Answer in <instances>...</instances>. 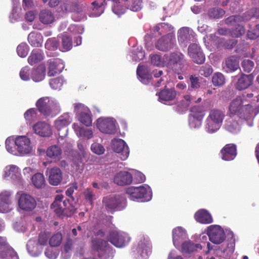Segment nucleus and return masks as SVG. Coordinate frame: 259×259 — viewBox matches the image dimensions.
Masks as SVG:
<instances>
[{"mask_svg":"<svg viewBox=\"0 0 259 259\" xmlns=\"http://www.w3.org/2000/svg\"><path fill=\"white\" fill-rule=\"evenodd\" d=\"M242 97H237L231 101L229 105V112L231 116L244 119L249 126L253 124V117L256 113L250 104H244Z\"/></svg>","mask_w":259,"mask_h":259,"instance_id":"f257e3e1","label":"nucleus"},{"mask_svg":"<svg viewBox=\"0 0 259 259\" xmlns=\"http://www.w3.org/2000/svg\"><path fill=\"white\" fill-rule=\"evenodd\" d=\"M36 106L40 112L46 116L53 117L60 110L58 102L54 99L47 97L38 100Z\"/></svg>","mask_w":259,"mask_h":259,"instance_id":"f03ea898","label":"nucleus"},{"mask_svg":"<svg viewBox=\"0 0 259 259\" xmlns=\"http://www.w3.org/2000/svg\"><path fill=\"white\" fill-rule=\"evenodd\" d=\"M63 198L62 195H57L51 205V208L59 216L70 217L74 213L75 208L70 204L68 200H63Z\"/></svg>","mask_w":259,"mask_h":259,"instance_id":"7ed1b4c3","label":"nucleus"},{"mask_svg":"<svg viewBox=\"0 0 259 259\" xmlns=\"http://www.w3.org/2000/svg\"><path fill=\"white\" fill-rule=\"evenodd\" d=\"M91 245L100 259H113L114 251L106 241L94 238Z\"/></svg>","mask_w":259,"mask_h":259,"instance_id":"20e7f679","label":"nucleus"},{"mask_svg":"<svg viewBox=\"0 0 259 259\" xmlns=\"http://www.w3.org/2000/svg\"><path fill=\"white\" fill-rule=\"evenodd\" d=\"M126 193L132 200L142 199V201H148L152 198V193L151 188L147 185L139 187H130L126 189Z\"/></svg>","mask_w":259,"mask_h":259,"instance_id":"39448f33","label":"nucleus"},{"mask_svg":"<svg viewBox=\"0 0 259 259\" xmlns=\"http://www.w3.org/2000/svg\"><path fill=\"white\" fill-rule=\"evenodd\" d=\"M166 67L179 74L183 72L184 66V56L180 52H174L165 55Z\"/></svg>","mask_w":259,"mask_h":259,"instance_id":"423d86ee","label":"nucleus"},{"mask_svg":"<svg viewBox=\"0 0 259 259\" xmlns=\"http://www.w3.org/2000/svg\"><path fill=\"white\" fill-rule=\"evenodd\" d=\"M107 240L115 247L122 248L129 243L131 238L126 233L115 229L110 231Z\"/></svg>","mask_w":259,"mask_h":259,"instance_id":"0eeeda50","label":"nucleus"},{"mask_svg":"<svg viewBox=\"0 0 259 259\" xmlns=\"http://www.w3.org/2000/svg\"><path fill=\"white\" fill-rule=\"evenodd\" d=\"M134 251L139 259H147L151 253V244L148 237H140Z\"/></svg>","mask_w":259,"mask_h":259,"instance_id":"6e6552de","label":"nucleus"},{"mask_svg":"<svg viewBox=\"0 0 259 259\" xmlns=\"http://www.w3.org/2000/svg\"><path fill=\"white\" fill-rule=\"evenodd\" d=\"M125 199L121 196L110 195L103 199V204L105 209L109 212L113 211L115 209L120 210L125 206Z\"/></svg>","mask_w":259,"mask_h":259,"instance_id":"1a4fd4ad","label":"nucleus"},{"mask_svg":"<svg viewBox=\"0 0 259 259\" xmlns=\"http://www.w3.org/2000/svg\"><path fill=\"white\" fill-rule=\"evenodd\" d=\"M15 145L17 147L18 154L21 156L31 154L33 146L29 138L26 136H18L15 138Z\"/></svg>","mask_w":259,"mask_h":259,"instance_id":"9d476101","label":"nucleus"},{"mask_svg":"<svg viewBox=\"0 0 259 259\" xmlns=\"http://www.w3.org/2000/svg\"><path fill=\"white\" fill-rule=\"evenodd\" d=\"M116 121L111 117H100L96 121L98 129L102 133L113 134L116 131Z\"/></svg>","mask_w":259,"mask_h":259,"instance_id":"9b49d317","label":"nucleus"},{"mask_svg":"<svg viewBox=\"0 0 259 259\" xmlns=\"http://www.w3.org/2000/svg\"><path fill=\"white\" fill-rule=\"evenodd\" d=\"M174 27L170 24L161 23L154 26L151 30L150 35L152 37H157L163 35L167 37L175 38Z\"/></svg>","mask_w":259,"mask_h":259,"instance_id":"f8f14e48","label":"nucleus"},{"mask_svg":"<svg viewBox=\"0 0 259 259\" xmlns=\"http://www.w3.org/2000/svg\"><path fill=\"white\" fill-rule=\"evenodd\" d=\"M74 111L78 116V120L86 126L92 125L91 113L89 109L81 103L74 104Z\"/></svg>","mask_w":259,"mask_h":259,"instance_id":"ddd939ff","label":"nucleus"},{"mask_svg":"<svg viewBox=\"0 0 259 259\" xmlns=\"http://www.w3.org/2000/svg\"><path fill=\"white\" fill-rule=\"evenodd\" d=\"M195 34L193 30L188 27H183L178 31V40L180 45L186 48L188 44L195 42Z\"/></svg>","mask_w":259,"mask_h":259,"instance_id":"4468645a","label":"nucleus"},{"mask_svg":"<svg viewBox=\"0 0 259 259\" xmlns=\"http://www.w3.org/2000/svg\"><path fill=\"white\" fill-rule=\"evenodd\" d=\"M189 118V125L191 128H198L202 124V120L204 116V112L198 106L191 108Z\"/></svg>","mask_w":259,"mask_h":259,"instance_id":"2eb2a0df","label":"nucleus"},{"mask_svg":"<svg viewBox=\"0 0 259 259\" xmlns=\"http://www.w3.org/2000/svg\"><path fill=\"white\" fill-rule=\"evenodd\" d=\"M207 235L209 240L214 244L222 243L225 239L224 230L219 225H213L208 227Z\"/></svg>","mask_w":259,"mask_h":259,"instance_id":"dca6fc26","label":"nucleus"},{"mask_svg":"<svg viewBox=\"0 0 259 259\" xmlns=\"http://www.w3.org/2000/svg\"><path fill=\"white\" fill-rule=\"evenodd\" d=\"M3 177L10 178L16 185H23V181L21 178L20 169L15 165H9L5 167L4 170Z\"/></svg>","mask_w":259,"mask_h":259,"instance_id":"f3484780","label":"nucleus"},{"mask_svg":"<svg viewBox=\"0 0 259 259\" xmlns=\"http://www.w3.org/2000/svg\"><path fill=\"white\" fill-rule=\"evenodd\" d=\"M20 195L18 199V206L20 209L25 211H30L34 209L36 202L33 197L29 194L18 193Z\"/></svg>","mask_w":259,"mask_h":259,"instance_id":"a211bd4d","label":"nucleus"},{"mask_svg":"<svg viewBox=\"0 0 259 259\" xmlns=\"http://www.w3.org/2000/svg\"><path fill=\"white\" fill-rule=\"evenodd\" d=\"M113 150L118 154V156L124 160L129 156L130 150L125 142L120 139H114L111 143Z\"/></svg>","mask_w":259,"mask_h":259,"instance_id":"6ab92c4d","label":"nucleus"},{"mask_svg":"<svg viewBox=\"0 0 259 259\" xmlns=\"http://www.w3.org/2000/svg\"><path fill=\"white\" fill-rule=\"evenodd\" d=\"M0 259H19L17 253L9 246L5 237L0 236Z\"/></svg>","mask_w":259,"mask_h":259,"instance_id":"aec40b11","label":"nucleus"},{"mask_svg":"<svg viewBox=\"0 0 259 259\" xmlns=\"http://www.w3.org/2000/svg\"><path fill=\"white\" fill-rule=\"evenodd\" d=\"M188 47V53L189 56L193 59V61L197 64H202L205 61V57L201 51L200 47L195 42H192Z\"/></svg>","mask_w":259,"mask_h":259,"instance_id":"412c9836","label":"nucleus"},{"mask_svg":"<svg viewBox=\"0 0 259 259\" xmlns=\"http://www.w3.org/2000/svg\"><path fill=\"white\" fill-rule=\"evenodd\" d=\"M252 17L259 18V9L253 8L250 12H247L243 14V16H231L227 18L225 22L226 24H230L232 22H244L250 20Z\"/></svg>","mask_w":259,"mask_h":259,"instance_id":"4be33fe9","label":"nucleus"},{"mask_svg":"<svg viewBox=\"0 0 259 259\" xmlns=\"http://www.w3.org/2000/svg\"><path fill=\"white\" fill-rule=\"evenodd\" d=\"M48 75L49 76H55L60 73L64 69V62L60 59H51L48 61Z\"/></svg>","mask_w":259,"mask_h":259,"instance_id":"5701e85b","label":"nucleus"},{"mask_svg":"<svg viewBox=\"0 0 259 259\" xmlns=\"http://www.w3.org/2000/svg\"><path fill=\"white\" fill-rule=\"evenodd\" d=\"M10 191H4L0 193V213H8L13 209Z\"/></svg>","mask_w":259,"mask_h":259,"instance_id":"b1692460","label":"nucleus"},{"mask_svg":"<svg viewBox=\"0 0 259 259\" xmlns=\"http://www.w3.org/2000/svg\"><path fill=\"white\" fill-rule=\"evenodd\" d=\"M34 132L41 137H49L52 134L51 125L45 122L39 121L33 126Z\"/></svg>","mask_w":259,"mask_h":259,"instance_id":"393cba45","label":"nucleus"},{"mask_svg":"<svg viewBox=\"0 0 259 259\" xmlns=\"http://www.w3.org/2000/svg\"><path fill=\"white\" fill-rule=\"evenodd\" d=\"M176 46L175 38L162 36L155 44L156 49L161 51H167Z\"/></svg>","mask_w":259,"mask_h":259,"instance_id":"a878e982","label":"nucleus"},{"mask_svg":"<svg viewBox=\"0 0 259 259\" xmlns=\"http://www.w3.org/2000/svg\"><path fill=\"white\" fill-rule=\"evenodd\" d=\"M46 173L49 176V182L51 185L57 186L61 182L62 174L60 168L56 167L48 168Z\"/></svg>","mask_w":259,"mask_h":259,"instance_id":"bb28decb","label":"nucleus"},{"mask_svg":"<svg viewBox=\"0 0 259 259\" xmlns=\"http://www.w3.org/2000/svg\"><path fill=\"white\" fill-rule=\"evenodd\" d=\"M133 176L132 174L125 171L117 173L114 178V182L118 185L123 186L132 183Z\"/></svg>","mask_w":259,"mask_h":259,"instance_id":"cd10ccee","label":"nucleus"},{"mask_svg":"<svg viewBox=\"0 0 259 259\" xmlns=\"http://www.w3.org/2000/svg\"><path fill=\"white\" fill-rule=\"evenodd\" d=\"M72 120V116L69 113H63L59 116L54 121V125L58 131L66 127Z\"/></svg>","mask_w":259,"mask_h":259,"instance_id":"c85d7f7f","label":"nucleus"},{"mask_svg":"<svg viewBox=\"0 0 259 259\" xmlns=\"http://www.w3.org/2000/svg\"><path fill=\"white\" fill-rule=\"evenodd\" d=\"M137 74L139 80L144 84H147L151 82L152 75L149 67L145 66H138Z\"/></svg>","mask_w":259,"mask_h":259,"instance_id":"c756f323","label":"nucleus"},{"mask_svg":"<svg viewBox=\"0 0 259 259\" xmlns=\"http://www.w3.org/2000/svg\"><path fill=\"white\" fill-rule=\"evenodd\" d=\"M236 117L230 116L225 121V128L232 134H237L240 131L241 127L239 123V119Z\"/></svg>","mask_w":259,"mask_h":259,"instance_id":"7c9ffc66","label":"nucleus"},{"mask_svg":"<svg viewBox=\"0 0 259 259\" xmlns=\"http://www.w3.org/2000/svg\"><path fill=\"white\" fill-rule=\"evenodd\" d=\"M222 158L226 161L234 159L236 156V145L232 144H227L221 150Z\"/></svg>","mask_w":259,"mask_h":259,"instance_id":"2f4dec72","label":"nucleus"},{"mask_svg":"<svg viewBox=\"0 0 259 259\" xmlns=\"http://www.w3.org/2000/svg\"><path fill=\"white\" fill-rule=\"evenodd\" d=\"M187 237L186 232L181 227H178L172 230V240L174 246L178 248L181 242Z\"/></svg>","mask_w":259,"mask_h":259,"instance_id":"473e14b6","label":"nucleus"},{"mask_svg":"<svg viewBox=\"0 0 259 259\" xmlns=\"http://www.w3.org/2000/svg\"><path fill=\"white\" fill-rule=\"evenodd\" d=\"M105 0H98L92 3V8L89 11V16L96 17L100 16L104 11Z\"/></svg>","mask_w":259,"mask_h":259,"instance_id":"72a5a7b5","label":"nucleus"},{"mask_svg":"<svg viewBox=\"0 0 259 259\" xmlns=\"http://www.w3.org/2000/svg\"><path fill=\"white\" fill-rule=\"evenodd\" d=\"M223 66L226 72H234L239 67L238 59L235 56H231L226 59Z\"/></svg>","mask_w":259,"mask_h":259,"instance_id":"f704fd0d","label":"nucleus"},{"mask_svg":"<svg viewBox=\"0 0 259 259\" xmlns=\"http://www.w3.org/2000/svg\"><path fill=\"white\" fill-rule=\"evenodd\" d=\"M195 219L196 221L201 224H210L213 221L211 214L204 209L197 211L195 214Z\"/></svg>","mask_w":259,"mask_h":259,"instance_id":"c9c22d12","label":"nucleus"},{"mask_svg":"<svg viewBox=\"0 0 259 259\" xmlns=\"http://www.w3.org/2000/svg\"><path fill=\"white\" fill-rule=\"evenodd\" d=\"M38 17L39 21L45 25L52 24L56 20L54 13L48 9L41 10Z\"/></svg>","mask_w":259,"mask_h":259,"instance_id":"e433bc0d","label":"nucleus"},{"mask_svg":"<svg viewBox=\"0 0 259 259\" xmlns=\"http://www.w3.org/2000/svg\"><path fill=\"white\" fill-rule=\"evenodd\" d=\"M176 96V92L174 89H166L158 93L159 101L164 104L173 100Z\"/></svg>","mask_w":259,"mask_h":259,"instance_id":"4c0bfd02","label":"nucleus"},{"mask_svg":"<svg viewBox=\"0 0 259 259\" xmlns=\"http://www.w3.org/2000/svg\"><path fill=\"white\" fill-rule=\"evenodd\" d=\"M253 76L251 74H243L238 80L236 87L239 90H242L247 89L252 83Z\"/></svg>","mask_w":259,"mask_h":259,"instance_id":"58836bf2","label":"nucleus"},{"mask_svg":"<svg viewBox=\"0 0 259 259\" xmlns=\"http://www.w3.org/2000/svg\"><path fill=\"white\" fill-rule=\"evenodd\" d=\"M26 246L29 254L32 256H38L43 249V247L39 245L34 239H30Z\"/></svg>","mask_w":259,"mask_h":259,"instance_id":"ea45409f","label":"nucleus"},{"mask_svg":"<svg viewBox=\"0 0 259 259\" xmlns=\"http://www.w3.org/2000/svg\"><path fill=\"white\" fill-rule=\"evenodd\" d=\"M72 128L78 137H84L88 140L93 137L94 134L92 130L81 127L75 123L72 124Z\"/></svg>","mask_w":259,"mask_h":259,"instance_id":"a19ab883","label":"nucleus"},{"mask_svg":"<svg viewBox=\"0 0 259 259\" xmlns=\"http://www.w3.org/2000/svg\"><path fill=\"white\" fill-rule=\"evenodd\" d=\"M46 76V68L44 65H39L36 68L32 69L31 78L35 82L43 80Z\"/></svg>","mask_w":259,"mask_h":259,"instance_id":"79ce46f5","label":"nucleus"},{"mask_svg":"<svg viewBox=\"0 0 259 259\" xmlns=\"http://www.w3.org/2000/svg\"><path fill=\"white\" fill-rule=\"evenodd\" d=\"M28 40L32 47H39L43 42L42 36L39 32H31L28 36Z\"/></svg>","mask_w":259,"mask_h":259,"instance_id":"37998d69","label":"nucleus"},{"mask_svg":"<svg viewBox=\"0 0 259 259\" xmlns=\"http://www.w3.org/2000/svg\"><path fill=\"white\" fill-rule=\"evenodd\" d=\"M83 5L77 3L75 7L72 11V18L75 21H80L85 20L87 16L83 10Z\"/></svg>","mask_w":259,"mask_h":259,"instance_id":"c03bdc74","label":"nucleus"},{"mask_svg":"<svg viewBox=\"0 0 259 259\" xmlns=\"http://www.w3.org/2000/svg\"><path fill=\"white\" fill-rule=\"evenodd\" d=\"M222 125L207 117L205 121L204 130L209 134H213L217 132Z\"/></svg>","mask_w":259,"mask_h":259,"instance_id":"a18cd8bd","label":"nucleus"},{"mask_svg":"<svg viewBox=\"0 0 259 259\" xmlns=\"http://www.w3.org/2000/svg\"><path fill=\"white\" fill-rule=\"evenodd\" d=\"M44 58L43 53L39 50H33L28 58V62L33 65L42 61Z\"/></svg>","mask_w":259,"mask_h":259,"instance_id":"49530a36","label":"nucleus"},{"mask_svg":"<svg viewBox=\"0 0 259 259\" xmlns=\"http://www.w3.org/2000/svg\"><path fill=\"white\" fill-rule=\"evenodd\" d=\"M202 247L200 244H195L190 241H185L182 244V250L184 253H191L201 250Z\"/></svg>","mask_w":259,"mask_h":259,"instance_id":"de8ad7c7","label":"nucleus"},{"mask_svg":"<svg viewBox=\"0 0 259 259\" xmlns=\"http://www.w3.org/2000/svg\"><path fill=\"white\" fill-rule=\"evenodd\" d=\"M62 154L61 148L57 145L49 147L46 151L47 156L54 160L59 159Z\"/></svg>","mask_w":259,"mask_h":259,"instance_id":"09e8293b","label":"nucleus"},{"mask_svg":"<svg viewBox=\"0 0 259 259\" xmlns=\"http://www.w3.org/2000/svg\"><path fill=\"white\" fill-rule=\"evenodd\" d=\"M200 78L196 74H192L189 76L188 92L190 94L193 90H196L200 87Z\"/></svg>","mask_w":259,"mask_h":259,"instance_id":"8fccbe9b","label":"nucleus"},{"mask_svg":"<svg viewBox=\"0 0 259 259\" xmlns=\"http://www.w3.org/2000/svg\"><path fill=\"white\" fill-rule=\"evenodd\" d=\"M61 45L59 48L60 51L66 52L72 48L71 38L66 33H64L61 36Z\"/></svg>","mask_w":259,"mask_h":259,"instance_id":"3c124183","label":"nucleus"},{"mask_svg":"<svg viewBox=\"0 0 259 259\" xmlns=\"http://www.w3.org/2000/svg\"><path fill=\"white\" fill-rule=\"evenodd\" d=\"M207 117L222 125L225 117V113L221 110L212 109L209 111Z\"/></svg>","mask_w":259,"mask_h":259,"instance_id":"603ef678","label":"nucleus"},{"mask_svg":"<svg viewBox=\"0 0 259 259\" xmlns=\"http://www.w3.org/2000/svg\"><path fill=\"white\" fill-rule=\"evenodd\" d=\"M15 138L14 137H8L5 142L7 151L14 155H18L17 147L15 145Z\"/></svg>","mask_w":259,"mask_h":259,"instance_id":"864d4df0","label":"nucleus"},{"mask_svg":"<svg viewBox=\"0 0 259 259\" xmlns=\"http://www.w3.org/2000/svg\"><path fill=\"white\" fill-rule=\"evenodd\" d=\"M150 60L151 64L154 66L166 67V58H165V55L163 57H161L157 54L151 55L150 56Z\"/></svg>","mask_w":259,"mask_h":259,"instance_id":"5fc2aeb1","label":"nucleus"},{"mask_svg":"<svg viewBox=\"0 0 259 259\" xmlns=\"http://www.w3.org/2000/svg\"><path fill=\"white\" fill-rule=\"evenodd\" d=\"M24 118L30 124L38 118L37 111L35 108H30L24 113Z\"/></svg>","mask_w":259,"mask_h":259,"instance_id":"6e6d98bb","label":"nucleus"},{"mask_svg":"<svg viewBox=\"0 0 259 259\" xmlns=\"http://www.w3.org/2000/svg\"><path fill=\"white\" fill-rule=\"evenodd\" d=\"M31 180L33 185L37 188L42 187L45 183V178L40 173H37L33 175Z\"/></svg>","mask_w":259,"mask_h":259,"instance_id":"4d7b16f0","label":"nucleus"},{"mask_svg":"<svg viewBox=\"0 0 259 259\" xmlns=\"http://www.w3.org/2000/svg\"><path fill=\"white\" fill-rule=\"evenodd\" d=\"M124 4L131 11L137 12L141 10L142 5L140 0H125Z\"/></svg>","mask_w":259,"mask_h":259,"instance_id":"13d9d810","label":"nucleus"},{"mask_svg":"<svg viewBox=\"0 0 259 259\" xmlns=\"http://www.w3.org/2000/svg\"><path fill=\"white\" fill-rule=\"evenodd\" d=\"M241 22H232L228 25H237V27L231 31V35L233 37H239L245 33L244 28L239 23Z\"/></svg>","mask_w":259,"mask_h":259,"instance_id":"bf43d9fd","label":"nucleus"},{"mask_svg":"<svg viewBox=\"0 0 259 259\" xmlns=\"http://www.w3.org/2000/svg\"><path fill=\"white\" fill-rule=\"evenodd\" d=\"M65 82L62 77L52 79L50 81V85L52 89L60 90Z\"/></svg>","mask_w":259,"mask_h":259,"instance_id":"052dcab7","label":"nucleus"},{"mask_svg":"<svg viewBox=\"0 0 259 259\" xmlns=\"http://www.w3.org/2000/svg\"><path fill=\"white\" fill-rule=\"evenodd\" d=\"M62 240V235L60 233H57L51 237L49 240V244L52 247H56L60 245Z\"/></svg>","mask_w":259,"mask_h":259,"instance_id":"680f3d73","label":"nucleus"},{"mask_svg":"<svg viewBox=\"0 0 259 259\" xmlns=\"http://www.w3.org/2000/svg\"><path fill=\"white\" fill-rule=\"evenodd\" d=\"M77 2L65 1L61 4L60 7L63 12H72Z\"/></svg>","mask_w":259,"mask_h":259,"instance_id":"e2e57ef3","label":"nucleus"},{"mask_svg":"<svg viewBox=\"0 0 259 259\" xmlns=\"http://www.w3.org/2000/svg\"><path fill=\"white\" fill-rule=\"evenodd\" d=\"M212 82L215 86H221L224 84L225 78L222 73L217 72L213 74L212 78Z\"/></svg>","mask_w":259,"mask_h":259,"instance_id":"0e129e2a","label":"nucleus"},{"mask_svg":"<svg viewBox=\"0 0 259 259\" xmlns=\"http://www.w3.org/2000/svg\"><path fill=\"white\" fill-rule=\"evenodd\" d=\"M50 237L49 232L44 231L40 232L38 235L37 242L39 245L42 247L47 244L48 239Z\"/></svg>","mask_w":259,"mask_h":259,"instance_id":"69168bd1","label":"nucleus"},{"mask_svg":"<svg viewBox=\"0 0 259 259\" xmlns=\"http://www.w3.org/2000/svg\"><path fill=\"white\" fill-rule=\"evenodd\" d=\"M29 51V46L26 43H21L17 48V52L19 56L25 57Z\"/></svg>","mask_w":259,"mask_h":259,"instance_id":"338daca9","label":"nucleus"},{"mask_svg":"<svg viewBox=\"0 0 259 259\" xmlns=\"http://www.w3.org/2000/svg\"><path fill=\"white\" fill-rule=\"evenodd\" d=\"M91 150L94 153L100 155L104 154L105 149L104 146L100 143L94 142L91 146Z\"/></svg>","mask_w":259,"mask_h":259,"instance_id":"774afa93","label":"nucleus"}]
</instances>
